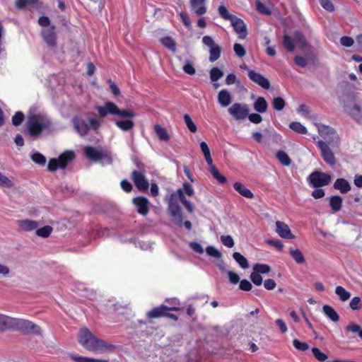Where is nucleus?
I'll list each match as a JSON object with an SVG mask.
<instances>
[{
    "instance_id": "9",
    "label": "nucleus",
    "mask_w": 362,
    "mask_h": 362,
    "mask_svg": "<svg viewBox=\"0 0 362 362\" xmlns=\"http://www.w3.org/2000/svg\"><path fill=\"white\" fill-rule=\"evenodd\" d=\"M84 153L88 159L95 162L102 161L103 163L110 164L112 160L108 153L92 146H86L84 148Z\"/></svg>"
},
{
    "instance_id": "22",
    "label": "nucleus",
    "mask_w": 362,
    "mask_h": 362,
    "mask_svg": "<svg viewBox=\"0 0 362 362\" xmlns=\"http://www.w3.org/2000/svg\"><path fill=\"white\" fill-rule=\"evenodd\" d=\"M217 99L218 103L223 107H228L232 103V95L226 89H223L219 91Z\"/></svg>"
},
{
    "instance_id": "12",
    "label": "nucleus",
    "mask_w": 362,
    "mask_h": 362,
    "mask_svg": "<svg viewBox=\"0 0 362 362\" xmlns=\"http://www.w3.org/2000/svg\"><path fill=\"white\" fill-rule=\"evenodd\" d=\"M331 180L329 174L320 171H315L308 177L309 182L316 188L329 185Z\"/></svg>"
},
{
    "instance_id": "24",
    "label": "nucleus",
    "mask_w": 362,
    "mask_h": 362,
    "mask_svg": "<svg viewBox=\"0 0 362 362\" xmlns=\"http://www.w3.org/2000/svg\"><path fill=\"white\" fill-rule=\"evenodd\" d=\"M334 187L342 194H346L351 190L350 184L344 178H338L334 183Z\"/></svg>"
},
{
    "instance_id": "43",
    "label": "nucleus",
    "mask_w": 362,
    "mask_h": 362,
    "mask_svg": "<svg viewBox=\"0 0 362 362\" xmlns=\"http://www.w3.org/2000/svg\"><path fill=\"white\" fill-rule=\"evenodd\" d=\"M289 127L294 132L300 134H305L308 132L307 129L303 124L298 122H292L289 124Z\"/></svg>"
},
{
    "instance_id": "10",
    "label": "nucleus",
    "mask_w": 362,
    "mask_h": 362,
    "mask_svg": "<svg viewBox=\"0 0 362 362\" xmlns=\"http://www.w3.org/2000/svg\"><path fill=\"white\" fill-rule=\"evenodd\" d=\"M228 112L234 119L241 121L249 116L250 107L246 103H235L228 109Z\"/></svg>"
},
{
    "instance_id": "6",
    "label": "nucleus",
    "mask_w": 362,
    "mask_h": 362,
    "mask_svg": "<svg viewBox=\"0 0 362 362\" xmlns=\"http://www.w3.org/2000/svg\"><path fill=\"white\" fill-rule=\"evenodd\" d=\"M315 125L320 135L325 139L324 142L327 143L328 146H339V136L334 129L320 123H315Z\"/></svg>"
},
{
    "instance_id": "51",
    "label": "nucleus",
    "mask_w": 362,
    "mask_h": 362,
    "mask_svg": "<svg viewBox=\"0 0 362 362\" xmlns=\"http://www.w3.org/2000/svg\"><path fill=\"white\" fill-rule=\"evenodd\" d=\"M52 231V228L49 226H45L42 228H38L36 230V234L42 238H47Z\"/></svg>"
},
{
    "instance_id": "47",
    "label": "nucleus",
    "mask_w": 362,
    "mask_h": 362,
    "mask_svg": "<svg viewBox=\"0 0 362 362\" xmlns=\"http://www.w3.org/2000/svg\"><path fill=\"white\" fill-rule=\"evenodd\" d=\"M272 105L276 110L281 111L284 108L286 103L281 97H276L273 99Z\"/></svg>"
},
{
    "instance_id": "45",
    "label": "nucleus",
    "mask_w": 362,
    "mask_h": 362,
    "mask_svg": "<svg viewBox=\"0 0 362 362\" xmlns=\"http://www.w3.org/2000/svg\"><path fill=\"white\" fill-rule=\"evenodd\" d=\"M210 78L211 81L215 82L223 77V72L220 70L218 67H213L210 70Z\"/></svg>"
},
{
    "instance_id": "49",
    "label": "nucleus",
    "mask_w": 362,
    "mask_h": 362,
    "mask_svg": "<svg viewBox=\"0 0 362 362\" xmlns=\"http://www.w3.org/2000/svg\"><path fill=\"white\" fill-rule=\"evenodd\" d=\"M24 119H25L24 114L21 111H18L12 117V124L16 127L19 126L20 124H22Z\"/></svg>"
},
{
    "instance_id": "64",
    "label": "nucleus",
    "mask_w": 362,
    "mask_h": 362,
    "mask_svg": "<svg viewBox=\"0 0 362 362\" xmlns=\"http://www.w3.org/2000/svg\"><path fill=\"white\" fill-rule=\"evenodd\" d=\"M320 5L328 11H334V7L329 0H319Z\"/></svg>"
},
{
    "instance_id": "29",
    "label": "nucleus",
    "mask_w": 362,
    "mask_h": 362,
    "mask_svg": "<svg viewBox=\"0 0 362 362\" xmlns=\"http://www.w3.org/2000/svg\"><path fill=\"white\" fill-rule=\"evenodd\" d=\"M254 109L259 113H264L267 111L268 104L263 97H259L253 104Z\"/></svg>"
},
{
    "instance_id": "32",
    "label": "nucleus",
    "mask_w": 362,
    "mask_h": 362,
    "mask_svg": "<svg viewBox=\"0 0 362 362\" xmlns=\"http://www.w3.org/2000/svg\"><path fill=\"white\" fill-rule=\"evenodd\" d=\"M289 254L291 257L295 260V262L298 264H303L305 262L303 253L298 249L291 248L289 250Z\"/></svg>"
},
{
    "instance_id": "57",
    "label": "nucleus",
    "mask_w": 362,
    "mask_h": 362,
    "mask_svg": "<svg viewBox=\"0 0 362 362\" xmlns=\"http://www.w3.org/2000/svg\"><path fill=\"white\" fill-rule=\"evenodd\" d=\"M0 186L11 188L13 186V182L0 172Z\"/></svg>"
},
{
    "instance_id": "54",
    "label": "nucleus",
    "mask_w": 362,
    "mask_h": 362,
    "mask_svg": "<svg viewBox=\"0 0 362 362\" xmlns=\"http://www.w3.org/2000/svg\"><path fill=\"white\" fill-rule=\"evenodd\" d=\"M346 330L353 332V333H358V336L362 339V328L361 326L356 323H352L348 326L346 327Z\"/></svg>"
},
{
    "instance_id": "2",
    "label": "nucleus",
    "mask_w": 362,
    "mask_h": 362,
    "mask_svg": "<svg viewBox=\"0 0 362 362\" xmlns=\"http://www.w3.org/2000/svg\"><path fill=\"white\" fill-rule=\"evenodd\" d=\"M78 339L82 346L90 351H102L112 346L105 341L97 338L86 327L80 329Z\"/></svg>"
},
{
    "instance_id": "56",
    "label": "nucleus",
    "mask_w": 362,
    "mask_h": 362,
    "mask_svg": "<svg viewBox=\"0 0 362 362\" xmlns=\"http://www.w3.org/2000/svg\"><path fill=\"white\" fill-rule=\"evenodd\" d=\"M293 346L300 351H305L309 349V346L307 343L299 341L297 339L293 340Z\"/></svg>"
},
{
    "instance_id": "61",
    "label": "nucleus",
    "mask_w": 362,
    "mask_h": 362,
    "mask_svg": "<svg viewBox=\"0 0 362 362\" xmlns=\"http://www.w3.org/2000/svg\"><path fill=\"white\" fill-rule=\"evenodd\" d=\"M206 252L208 255L218 259L221 258L222 255L221 253L213 246H208L206 248Z\"/></svg>"
},
{
    "instance_id": "35",
    "label": "nucleus",
    "mask_w": 362,
    "mask_h": 362,
    "mask_svg": "<svg viewBox=\"0 0 362 362\" xmlns=\"http://www.w3.org/2000/svg\"><path fill=\"white\" fill-rule=\"evenodd\" d=\"M335 293L339 296L341 301H346L351 297V293L346 291L341 286H337L335 288Z\"/></svg>"
},
{
    "instance_id": "23",
    "label": "nucleus",
    "mask_w": 362,
    "mask_h": 362,
    "mask_svg": "<svg viewBox=\"0 0 362 362\" xmlns=\"http://www.w3.org/2000/svg\"><path fill=\"white\" fill-rule=\"evenodd\" d=\"M206 0H190L191 6L197 16H202L206 11Z\"/></svg>"
},
{
    "instance_id": "58",
    "label": "nucleus",
    "mask_w": 362,
    "mask_h": 362,
    "mask_svg": "<svg viewBox=\"0 0 362 362\" xmlns=\"http://www.w3.org/2000/svg\"><path fill=\"white\" fill-rule=\"evenodd\" d=\"M233 50L235 53V54L238 57H243L245 54H246V51H245V49L243 47V46L239 43H235L234 45H233Z\"/></svg>"
},
{
    "instance_id": "55",
    "label": "nucleus",
    "mask_w": 362,
    "mask_h": 362,
    "mask_svg": "<svg viewBox=\"0 0 362 362\" xmlns=\"http://www.w3.org/2000/svg\"><path fill=\"white\" fill-rule=\"evenodd\" d=\"M254 271H257L260 274H267L270 272L271 268L269 265L264 264H257L254 266Z\"/></svg>"
},
{
    "instance_id": "39",
    "label": "nucleus",
    "mask_w": 362,
    "mask_h": 362,
    "mask_svg": "<svg viewBox=\"0 0 362 362\" xmlns=\"http://www.w3.org/2000/svg\"><path fill=\"white\" fill-rule=\"evenodd\" d=\"M221 49L219 45L217 44L215 45L214 47L209 49V60L211 62H214L219 59L221 56Z\"/></svg>"
},
{
    "instance_id": "28",
    "label": "nucleus",
    "mask_w": 362,
    "mask_h": 362,
    "mask_svg": "<svg viewBox=\"0 0 362 362\" xmlns=\"http://www.w3.org/2000/svg\"><path fill=\"white\" fill-rule=\"evenodd\" d=\"M358 93L354 91L348 93L344 99V105L359 104Z\"/></svg>"
},
{
    "instance_id": "20",
    "label": "nucleus",
    "mask_w": 362,
    "mask_h": 362,
    "mask_svg": "<svg viewBox=\"0 0 362 362\" xmlns=\"http://www.w3.org/2000/svg\"><path fill=\"white\" fill-rule=\"evenodd\" d=\"M168 310H177V308H168L167 306L162 305L148 312L146 315L148 318H158L167 315V311Z\"/></svg>"
},
{
    "instance_id": "62",
    "label": "nucleus",
    "mask_w": 362,
    "mask_h": 362,
    "mask_svg": "<svg viewBox=\"0 0 362 362\" xmlns=\"http://www.w3.org/2000/svg\"><path fill=\"white\" fill-rule=\"evenodd\" d=\"M221 241L225 246L228 247L230 248L234 246V241L230 235H221Z\"/></svg>"
},
{
    "instance_id": "60",
    "label": "nucleus",
    "mask_w": 362,
    "mask_h": 362,
    "mask_svg": "<svg viewBox=\"0 0 362 362\" xmlns=\"http://www.w3.org/2000/svg\"><path fill=\"white\" fill-rule=\"evenodd\" d=\"M298 112L301 114L303 117L306 118L311 119L312 116L310 115V111L308 108V107L304 104H302L299 106V107L297 110Z\"/></svg>"
},
{
    "instance_id": "25",
    "label": "nucleus",
    "mask_w": 362,
    "mask_h": 362,
    "mask_svg": "<svg viewBox=\"0 0 362 362\" xmlns=\"http://www.w3.org/2000/svg\"><path fill=\"white\" fill-rule=\"evenodd\" d=\"M13 317L0 314V332L12 329Z\"/></svg>"
},
{
    "instance_id": "48",
    "label": "nucleus",
    "mask_w": 362,
    "mask_h": 362,
    "mask_svg": "<svg viewBox=\"0 0 362 362\" xmlns=\"http://www.w3.org/2000/svg\"><path fill=\"white\" fill-rule=\"evenodd\" d=\"M312 352L315 358L320 362L325 361L328 356L325 353L322 352L318 348L314 347L312 349Z\"/></svg>"
},
{
    "instance_id": "17",
    "label": "nucleus",
    "mask_w": 362,
    "mask_h": 362,
    "mask_svg": "<svg viewBox=\"0 0 362 362\" xmlns=\"http://www.w3.org/2000/svg\"><path fill=\"white\" fill-rule=\"evenodd\" d=\"M231 25L235 31L238 34L240 39H245L247 37V32L245 23L243 20L235 16L230 21Z\"/></svg>"
},
{
    "instance_id": "4",
    "label": "nucleus",
    "mask_w": 362,
    "mask_h": 362,
    "mask_svg": "<svg viewBox=\"0 0 362 362\" xmlns=\"http://www.w3.org/2000/svg\"><path fill=\"white\" fill-rule=\"evenodd\" d=\"M73 124L76 130L81 136H85L92 129L97 130L100 127V122L95 118L82 119L77 117L73 118Z\"/></svg>"
},
{
    "instance_id": "31",
    "label": "nucleus",
    "mask_w": 362,
    "mask_h": 362,
    "mask_svg": "<svg viewBox=\"0 0 362 362\" xmlns=\"http://www.w3.org/2000/svg\"><path fill=\"white\" fill-rule=\"evenodd\" d=\"M324 313L333 322H337L339 320V316L334 308L329 305H325L322 308Z\"/></svg>"
},
{
    "instance_id": "3",
    "label": "nucleus",
    "mask_w": 362,
    "mask_h": 362,
    "mask_svg": "<svg viewBox=\"0 0 362 362\" xmlns=\"http://www.w3.org/2000/svg\"><path fill=\"white\" fill-rule=\"evenodd\" d=\"M135 163L136 169L132 171L131 177L136 188L139 191L144 192L149 187L148 181L145 176L146 168L142 163L139 161H136Z\"/></svg>"
},
{
    "instance_id": "44",
    "label": "nucleus",
    "mask_w": 362,
    "mask_h": 362,
    "mask_svg": "<svg viewBox=\"0 0 362 362\" xmlns=\"http://www.w3.org/2000/svg\"><path fill=\"white\" fill-rule=\"evenodd\" d=\"M32 160L40 165H45L46 163V158L40 153L35 152L30 156Z\"/></svg>"
},
{
    "instance_id": "53",
    "label": "nucleus",
    "mask_w": 362,
    "mask_h": 362,
    "mask_svg": "<svg viewBox=\"0 0 362 362\" xmlns=\"http://www.w3.org/2000/svg\"><path fill=\"white\" fill-rule=\"evenodd\" d=\"M218 10L219 15L225 20L230 21L235 16L229 13L228 9L224 6H220Z\"/></svg>"
},
{
    "instance_id": "8",
    "label": "nucleus",
    "mask_w": 362,
    "mask_h": 362,
    "mask_svg": "<svg viewBox=\"0 0 362 362\" xmlns=\"http://www.w3.org/2000/svg\"><path fill=\"white\" fill-rule=\"evenodd\" d=\"M74 158V153L72 151H66L62 153L58 158L49 160L47 168L49 171H55L58 168L64 169L68 163Z\"/></svg>"
},
{
    "instance_id": "33",
    "label": "nucleus",
    "mask_w": 362,
    "mask_h": 362,
    "mask_svg": "<svg viewBox=\"0 0 362 362\" xmlns=\"http://www.w3.org/2000/svg\"><path fill=\"white\" fill-rule=\"evenodd\" d=\"M233 257L241 268L245 269L249 267V263L247 259L240 252H233Z\"/></svg>"
},
{
    "instance_id": "19",
    "label": "nucleus",
    "mask_w": 362,
    "mask_h": 362,
    "mask_svg": "<svg viewBox=\"0 0 362 362\" xmlns=\"http://www.w3.org/2000/svg\"><path fill=\"white\" fill-rule=\"evenodd\" d=\"M276 231L283 238L293 239L295 236L291 233L287 224L284 222L277 221L276 222Z\"/></svg>"
},
{
    "instance_id": "59",
    "label": "nucleus",
    "mask_w": 362,
    "mask_h": 362,
    "mask_svg": "<svg viewBox=\"0 0 362 362\" xmlns=\"http://www.w3.org/2000/svg\"><path fill=\"white\" fill-rule=\"evenodd\" d=\"M250 279L256 286H260L262 283V277L260 275V273H258L257 271L252 272L250 274Z\"/></svg>"
},
{
    "instance_id": "41",
    "label": "nucleus",
    "mask_w": 362,
    "mask_h": 362,
    "mask_svg": "<svg viewBox=\"0 0 362 362\" xmlns=\"http://www.w3.org/2000/svg\"><path fill=\"white\" fill-rule=\"evenodd\" d=\"M71 358L76 362H109L107 360L95 359L77 355H71Z\"/></svg>"
},
{
    "instance_id": "14",
    "label": "nucleus",
    "mask_w": 362,
    "mask_h": 362,
    "mask_svg": "<svg viewBox=\"0 0 362 362\" xmlns=\"http://www.w3.org/2000/svg\"><path fill=\"white\" fill-rule=\"evenodd\" d=\"M293 40L296 42L297 45L299 47L300 50L304 52L305 54H309L310 52V45L308 43V41L303 35V33L300 30H295L293 33Z\"/></svg>"
},
{
    "instance_id": "34",
    "label": "nucleus",
    "mask_w": 362,
    "mask_h": 362,
    "mask_svg": "<svg viewBox=\"0 0 362 362\" xmlns=\"http://www.w3.org/2000/svg\"><path fill=\"white\" fill-rule=\"evenodd\" d=\"M177 194L181 203L185 206V207L187 209L189 212L192 213L194 210L193 206L192 204L185 197L183 189H178L177 190Z\"/></svg>"
},
{
    "instance_id": "21",
    "label": "nucleus",
    "mask_w": 362,
    "mask_h": 362,
    "mask_svg": "<svg viewBox=\"0 0 362 362\" xmlns=\"http://www.w3.org/2000/svg\"><path fill=\"white\" fill-rule=\"evenodd\" d=\"M133 203L137 208V211L142 215L148 213V200L143 197H138L133 199Z\"/></svg>"
},
{
    "instance_id": "11",
    "label": "nucleus",
    "mask_w": 362,
    "mask_h": 362,
    "mask_svg": "<svg viewBox=\"0 0 362 362\" xmlns=\"http://www.w3.org/2000/svg\"><path fill=\"white\" fill-rule=\"evenodd\" d=\"M317 146L320 150L321 156L324 161L331 167L334 166L337 163V159L330 146H328V144L322 140L318 141Z\"/></svg>"
},
{
    "instance_id": "1",
    "label": "nucleus",
    "mask_w": 362,
    "mask_h": 362,
    "mask_svg": "<svg viewBox=\"0 0 362 362\" xmlns=\"http://www.w3.org/2000/svg\"><path fill=\"white\" fill-rule=\"evenodd\" d=\"M51 119L42 114H30L25 123L26 132L33 139L40 137L44 131L50 129Z\"/></svg>"
},
{
    "instance_id": "37",
    "label": "nucleus",
    "mask_w": 362,
    "mask_h": 362,
    "mask_svg": "<svg viewBox=\"0 0 362 362\" xmlns=\"http://www.w3.org/2000/svg\"><path fill=\"white\" fill-rule=\"evenodd\" d=\"M115 124L123 131H129L131 130L134 126V123L133 121L130 119L127 120H116Z\"/></svg>"
},
{
    "instance_id": "13",
    "label": "nucleus",
    "mask_w": 362,
    "mask_h": 362,
    "mask_svg": "<svg viewBox=\"0 0 362 362\" xmlns=\"http://www.w3.org/2000/svg\"><path fill=\"white\" fill-rule=\"evenodd\" d=\"M95 109L100 117H105L107 114L117 116L119 112V107L110 101L105 102L104 106H97Z\"/></svg>"
},
{
    "instance_id": "46",
    "label": "nucleus",
    "mask_w": 362,
    "mask_h": 362,
    "mask_svg": "<svg viewBox=\"0 0 362 362\" xmlns=\"http://www.w3.org/2000/svg\"><path fill=\"white\" fill-rule=\"evenodd\" d=\"M183 118H184L185 123L187 125L189 130L193 133L196 132L197 130V126L192 121L190 116L187 114H185V115H184Z\"/></svg>"
},
{
    "instance_id": "5",
    "label": "nucleus",
    "mask_w": 362,
    "mask_h": 362,
    "mask_svg": "<svg viewBox=\"0 0 362 362\" xmlns=\"http://www.w3.org/2000/svg\"><path fill=\"white\" fill-rule=\"evenodd\" d=\"M11 329L21 331L26 334L42 335V330L37 325L23 319L13 317Z\"/></svg>"
},
{
    "instance_id": "63",
    "label": "nucleus",
    "mask_w": 362,
    "mask_h": 362,
    "mask_svg": "<svg viewBox=\"0 0 362 362\" xmlns=\"http://www.w3.org/2000/svg\"><path fill=\"white\" fill-rule=\"evenodd\" d=\"M340 43L344 46V47H351L354 43V40L352 37H349V36H343L341 37L340 39Z\"/></svg>"
},
{
    "instance_id": "50",
    "label": "nucleus",
    "mask_w": 362,
    "mask_h": 362,
    "mask_svg": "<svg viewBox=\"0 0 362 362\" xmlns=\"http://www.w3.org/2000/svg\"><path fill=\"white\" fill-rule=\"evenodd\" d=\"M210 173L212 174L214 177L218 180L220 183H224L226 182V178L222 175L215 166H212L209 168Z\"/></svg>"
},
{
    "instance_id": "30",
    "label": "nucleus",
    "mask_w": 362,
    "mask_h": 362,
    "mask_svg": "<svg viewBox=\"0 0 362 362\" xmlns=\"http://www.w3.org/2000/svg\"><path fill=\"white\" fill-rule=\"evenodd\" d=\"M342 202V198L338 195L332 196L329 198V206L334 212H337L341 210Z\"/></svg>"
},
{
    "instance_id": "26",
    "label": "nucleus",
    "mask_w": 362,
    "mask_h": 362,
    "mask_svg": "<svg viewBox=\"0 0 362 362\" xmlns=\"http://www.w3.org/2000/svg\"><path fill=\"white\" fill-rule=\"evenodd\" d=\"M18 225L21 230L31 231L37 228L38 223L32 220H22L18 221Z\"/></svg>"
},
{
    "instance_id": "7",
    "label": "nucleus",
    "mask_w": 362,
    "mask_h": 362,
    "mask_svg": "<svg viewBox=\"0 0 362 362\" xmlns=\"http://www.w3.org/2000/svg\"><path fill=\"white\" fill-rule=\"evenodd\" d=\"M177 192L171 194L168 202V211L173 217V221L181 227L182 226V214L181 207L177 202Z\"/></svg>"
},
{
    "instance_id": "15",
    "label": "nucleus",
    "mask_w": 362,
    "mask_h": 362,
    "mask_svg": "<svg viewBox=\"0 0 362 362\" xmlns=\"http://www.w3.org/2000/svg\"><path fill=\"white\" fill-rule=\"evenodd\" d=\"M248 77L254 83L258 84L262 88L268 90L270 88L269 81L263 75L253 70H248Z\"/></svg>"
},
{
    "instance_id": "52",
    "label": "nucleus",
    "mask_w": 362,
    "mask_h": 362,
    "mask_svg": "<svg viewBox=\"0 0 362 362\" xmlns=\"http://www.w3.org/2000/svg\"><path fill=\"white\" fill-rule=\"evenodd\" d=\"M349 307L353 310H358L362 308V300L360 297H354L350 303Z\"/></svg>"
},
{
    "instance_id": "38",
    "label": "nucleus",
    "mask_w": 362,
    "mask_h": 362,
    "mask_svg": "<svg viewBox=\"0 0 362 362\" xmlns=\"http://www.w3.org/2000/svg\"><path fill=\"white\" fill-rule=\"evenodd\" d=\"M154 130L159 139L165 141H168L169 140V135L165 128H163L160 125L156 124L154 126Z\"/></svg>"
},
{
    "instance_id": "18",
    "label": "nucleus",
    "mask_w": 362,
    "mask_h": 362,
    "mask_svg": "<svg viewBox=\"0 0 362 362\" xmlns=\"http://www.w3.org/2000/svg\"><path fill=\"white\" fill-rule=\"evenodd\" d=\"M42 35L44 41L49 46L53 47L56 45L55 26L44 28L42 30Z\"/></svg>"
},
{
    "instance_id": "16",
    "label": "nucleus",
    "mask_w": 362,
    "mask_h": 362,
    "mask_svg": "<svg viewBox=\"0 0 362 362\" xmlns=\"http://www.w3.org/2000/svg\"><path fill=\"white\" fill-rule=\"evenodd\" d=\"M345 110L347 113L354 119L357 123L362 122V109L359 104H354L353 105H344Z\"/></svg>"
},
{
    "instance_id": "40",
    "label": "nucleus",
    "mask_w": 362,
    "mask_h": 362,
    "mask_svg": "<svg viewBox=\"0 0 362 362\" xmlns=\"http://www.w3.org/2000/svg\"><path fill=\"white\" fill-rule=\"evenodd\" d=\"M276 158H278V160L280 161V163L285 165V166H288L291 165V159L289 158V156H288V154L283 151H279L277 153H276Z\"/></svg>"
},
{
    "instance_id": "27",
    "label": "nucleus",
    "mask_w": 362,
    "mask_h": 362,
    "mask_svg": "<svg viewBox=\"0 0 362 362\" xmlns=\"http://www.w3.org/2000/svg\"><path fill=\"white\" fill-rule=\"evenodd\" d=\"M233 187L238 193L246 198L252 199L254 197L253 193L239 182H235Z\"/></svg>"
},
{
    "instance_id": "42",
    "label": "nucleus",
    "mask_w": 362,
    "mask_h": 362,
    "mask_svg": "<svg viewBox=\"0 0 362 362\" xmlns=\"http://www.w3.org/2000/svg\"><path fill=\"white\" fill-rule=\"evenodd\" d=\"M283 45L284 47V48L288 51V52H293L294 49H295V46H294V44H293V39L288 36V35H284V37H283Z\"/></svg>"
},
{
    "instance_id": "36",
    "label": "nucleus",
    "mask_w": 362,
    "mask_h": 362,
    "mask_svg": "<svg viewBox=\"0 0 362 362\" xmlns=\"http://www.w3.org/2000/svg\"><path fill=\"white\" fill-rule=\"evenodd\" d=\"M160 42L162 43V45L164 47H165L166 48H168L173 52H175L176 43H175V40L171 37L167 36V37L161 38Z\"/></svg>"
}]
</instances>
